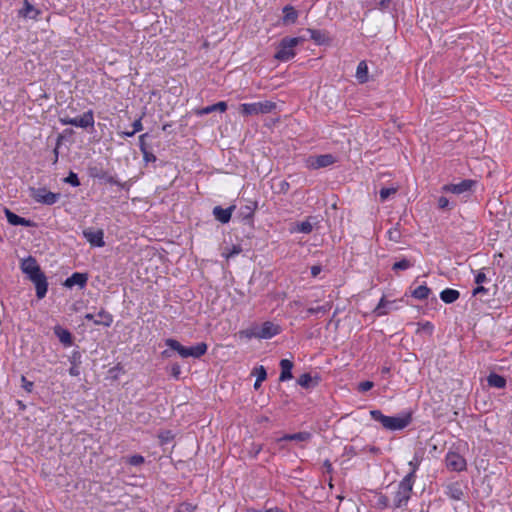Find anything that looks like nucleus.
<instances>
[{
	"label": "nucleus",
	"instance_id": "obj_22",
	"mask_svg": "<svg viewBox=\"0 0 512 512\" xmlns=\"http://www.w3.org/2000/svg\"><path fill=\"white\" fill-rule=\"evenodd\" d=\"M487 383L490 387L503 389L506 386V379L499 374L491 373L487 377Z\"/></svg>",
	"mask_w": 512,
	"mask_h": 512
},
{
	"label": "nucleus",
	"instance_id": "obj_38",
	"mask_svg": "<svg viewBox=\"0 0 512 512\" xmlns=\"http://www.w3.org/2000/svg\"><path fill=\"white\" fill-rule=\"evenodd\" d=\"M66 183L71 184L74 187H77L80 185L79 178L76 173L70 172L69 175L64 180Z\"/></svg>",
	"mask_w": 512,
	"mask_h": 512
},
{
	"label": "nucleus",
	"instance_id": "obj_19",
	"mask_svg": "<svg viewBox=\"0 0 512 512\" xmlns=\"http://www.w3.org/2000/svg\"><path fill=\"white\" fill-rule=\"evenodd\" d=\"M446 495L453 500H460L463 496L461 484L458 482L451 483L446 487Z\"/></svg>",
	"mask_w": 512,
	"mask_h": 512
},
{
	"label": "nucleus",
	"instance_id": "obj_44",
	"mask_svg": "<svg viewBox=\"0 0 512 512\" xmlns=\"http://www.w3.org/2000/svg\"><path fill=\"white\" fill-rule=\"evenodd\" d=\"M242 251L241 247L238 246V245H234L232 247V249L229 251V252H224L223 255L226 257V258H231L233 257L234 255H238L240 252Z\"/></svg>",
	"mask_w": 512,
	"mask_h": 512
},
{
	"label": "nucleus",
	"instance_id": "obj_52",
	"mask_svg": "<svg viewBox=\"0 0 512 512\" xmlns=\"http://www.w3.org/2000/svg\"><path fill=\"white\" fill-rule=\"evenodd\" d=\"M448 206H449V200H448L446 197L442 196V197H440V198L438 199V207H439L440 209H445V208H447Z\"/></svg>",
	"mask_w": 512,
	"mask_h": 512
},
{
	"label": "nucleus",
	"instance_id": "obj_59",
	"mask_svg": "<svg viewBox=\"0 0 512 512\" xmlns=\"http://www.w3.org/2000/svg\"><path fill=\"white\" fill-rule=\"evenodd\" d=\"M121 135L124 136V137H132V136L135 135V133L132 130V131L122 132Z\"/></svg>",
	"mask_w": 512,
	"mask_h": 512
},
{
	"label": "nucleus",
	"instance_id": "obj_57",
	"mask_svg": "<svg viewBox=\"0 0 512 512\" xmlns=\"http://www.w3.org/2000/svg\"><path fill=\"white\" fill-rule=\"evenodd\" d=\"M69 373L70 375L72 376H78L79 375V368L76 366V365H73L70 369H69Z\"/></svg>",
	"mask_w": 512,
	"mask_h": 512
},
{
	"label": "nucleus",
	"instance_id": "obj_16",
	"mask_svg": "<svg viewBox=\"0 0 512 512\" xmlns=\"http://www.w3.org/2000/svg\"><path fill=\"white\" fill-rule=\"evenodd\" d=\"M88 278L86 274L75 272L70 277H68L65 281V286L71 288L75 285L79 287H84Z\"/></svg>",
	"mask_w": 512,
	"mask_h": 512
},
{
	"label": "nucleus",
	"instance_id": "obj_30",
	"mask_svg": "<svg viewBox=\"0 0 512 512\" xmlns=\"http://www.w3.org/2000/svg\"><path fill=\"white\" fill-rule=\"evenodd\" d=\"M332 308V304L330 302L325 303L324 305L317 306V307H310L307 309V316L313 315V314H325Z\"/></svg>",
	"mask_w": 512,
	"mask_h": 512
},
{
	"label": "nucleus",
	"instance_id": "obj_1",
	"mask_svg": "<svg viewBox=\"0 0 512 512\" xmlns=\"http://www.w3.org/2000/svg\"><path fill=\"white\" fill-rule=\"evenodd\" d=\"M21 270L35 284L36 295L39 299H42L47 293L48 283L37 261L31 256L24 259L21 263Z\"/></svg>",
	"mask_w": 512,
	"mask_h": 512
},
{
	"label": "nucleus",
	"instance_id": "obj_10",
	"mask_svg": "<svg viewBox=\"0 0 512 512\" xmlns=\"http://www.w3.org/2000/svg\"><path fill=\"white\" fill-rule=\"evenodd\" d=\"M476 184L474 180L466 179L457 184H447L443 186V191L453 193V194H463L468 191H471L472 187Z\"/></svg>",
	"mask_w": 512,
	"mask_h": 512
},
{
	"label": "nucleus",
	"instance_id": "obj_49",
	"mask_svg": "<svg viewBox=\"0 0 512 512\" xmlns=\"http://www.w3.org/2000/svg\"><path fill=\"white\" fill-rule=\"evenodd\" d=\"M195 507L190 504H181L176 512H194Z\"/></svg>",
	"mask_w": 512,
	"mask_h": 512
},
{
	"label": "nucleus",
	"instance_id": "obj_8",
	"mask_svg": "<svg viewBox=\"0 0 512 512\" xmlns=\"http://www.w3.org/2000/svg\"><path fill=\"white\" fill-rule=\"evenodd\" d=\"M446 467L451 471L461 472L466 469L467 463L463 456L454 451H449L445 457Z\"/></svg>",
	"mask_w": 512,
	"mask_h": 512
},
{
	"label": "nucleus",
	"instance_id": "obj_7",
	"mask_svg": "<svg viewBox=\"0 0 512 512\" xmlns=\"http://www.w3.org/2000/svg\"><path fill=\"white\" fill-rule=\"evenodd\" d=\"M30 196L38 203L46 204V205H53L58 201L60 198L59 193H53L45 188H31L30 189Z\"/></svg>",
	"mask_w": 512,
	"mask_h": 512
},
{
	"label": "nucleus",
	"instance_id": "obj_41",
	"mask_svg": "<svg viewBox=\"0 0 512 512\" xmlns=\"http://www.w3.org/2000/svg\"><path fill=\"white\" fill-rule=\"evenodd\" d=\"M170 373H171V376L174 378V379H179L180 378V375H181V367L180 365L178 364H173L171 366V370H170Z\"/></svg>",
	"mask_w": 512,
	"mask_h": 512
},
{
	"label": "nucleus",
	"instance_id": "obj_21",
	"mask_svg": "<svg viewBox=\"0 0 512 512\" xmlns=\"http://www.w3.org/2000/svg\"><path fill=\"white\" fill-rule=\"evenodd\" d=\"M96 319L94 320L95 325H103L105 327H109L113 322V316L106 312L105 310L99 311L95 315Z\"/></svg>",
	"mask_w": 512,
	"mask_h": 512
},
{
	"label": "nucleus",
	"instance_id": "obj_3",
	"mask_svg": "<svg viewBox=\"0 0 512 512\" xmlns=\"http://www.w3.org/2000/svg\"><path fill=\"white\" fill-rule=\"evenodd\" d=\"M276 108V103L265 100L255 103H244L238 108V111L243 116H255L259 114H268Z\"/></svg>",
	"mask_w": 512,
	"mask_h": 512
},
{
	"label": "nucleus",
	"instance_id": "obj_26",
	"mask_svg": "<svg viewBox=\"0 0 512 512\" xmlns=\"http://www.w3.org/2000/svg\"><path fill=\"white\" fill-rule=\"evenodd\" d=\"M298 384L308 389L318 384V378L313 379L309 373H304L298 378Z\"/></svg>",
	"mask_w": 512,
	"mask_h": 512
},
{
	"label": "nucleus",
	"instance_id": "obj_54",
	"mask_svg": "<svg viewBox=\"0 0 512 512\" xmlns=\"http://www.w3.org/2000/svg\"><path fill=\"white\" fill-rule=\"evenodd\" d=\"M390 3H391V0H380L379 3L377 4V8H379L381 10H385V9L389 8Z\"/></svg>",
	"mask_w": 512,
	"mask_h": 512
},
{
	"label": "nucleus",
	"instance_id": "obj_14",
	"mask_svg": "<svg viewBox=\"0 0 512 512\" xmlns=\"http://www.w3.org/2000/svg\"><path fill=\"white\" fill-rule=\"evenodd\" d=\"M40 11L36 9L28 0L23 1V8L18 11L20 17L26 19H37Z\"/></svg>",
	"mask_w": 512,
	"mask_h": 512
},
{
	"label": "nucleus",
	"instance_id": "obj_18",
	"mask_svg": "<svg viewBox=\"0 0 512 512\" xmlns=\"http://www.w3.org/2000/svg\"><path fill=\"white\" fill-rule=\"evenodd\" d=\"M280 367H281V374L279 377L280 381H286L291 379L292 376V368H293V362L288 359H282L280 361Z\"/></svg>",
	"mask_w": 512,
	"mask_h": 512
},
{
	"label": "nucleus",
	"instance_id": "obj_37",
	"mask_svg": "<svg viewBox=\"0 0 512 512\" xmlns=\"http://www.w3.org/2000/svg\"><path fill=\"white\" fill-rule=\"evenodd\" d=\"M397 191L396 188H382L380 190V199L382 202L386 201L391 195L395 194Z\"/></svg>",
	"mask_w": 512,
	"mask_h": 512
},
{
	"label": "nucleus",
	"instance_id": "obj_60",
	"mask_svg": "<svg viewBox=\"0 0 512 512\" xmlns=\"http://www.w3.org/2000/svg\"><path fill=\"white\" fill-rule=\"evenodd\" d=\"M162 356H163L164 358H169V357H171V356H172V354H171V350H168V349H167V350H164V351L162 352Z\"/></svg>",
	"mask_w": 512,
	"mask_h": 512
},
{
	"label": "nucleus",
	"instance_id": "obj_63",
	"mask_svg": "<svg viewBox=\"0 0 512 512\" xmlns=\"http://www.w3.org/2000/svg\"><path fill=\"white\" fill-rule=\"evenodd\" d=\"M389 371H390V369H389L388 367H384V368L382 369V373H384V374L389 373Z\"/></svg>",
	"mask_w": 512,
	"mask_h": 512
},
{
	"label": "nucleus",
	"instance_id": "obj_33",
	"mask_svg": "<svg viewBox=\"0 0 512 512\" xmlns=\"http://www.w3.org/2000/svg\"><path fill=\"white\" fill-rule=\"evenodd\" d=\"M284 12V19L286 21L294 22L297 18V12L294 10L293 7L286 6L283 10Z\"/></svg>",
	"mask_w": 512,
	"mask_h": 512
},
{
	"label": "nucleus",
	"instance_id": "obj_46",
	"mask_svg": "<svg viewBox=\"0 0 512 512\" xmlns=\"http://www.w3.org/2000/svg\"><path fill=\"white\" fill-rule=\"evenodd\" d=\"M143 154V159L145 162H155L156 161V156L150 151V149L142 152Z\"/></svg>",
	"mask_w": 512,
	"mask_h": 512
},
{
	"label": "nucleus",
	"instance_id": "obj_2",
	"mask_svg": "<svg viewBox=\"0 0 512 512\" xmlns=\"http://www.w3.org/2000/svg\"><path fill=\"white\" fill-rule=\"evenodd\" d=\"M165 344L173 351H176L181 357H194L199 358L207 351V345L204 342L198 343L192 347H184L175 339L169 338L165 340Z\"/></svg>",
	"mask_w": 512,
	"mask_h": 512
},
{
	"label": "nucleus",
	"instance_id": "obj_17",
	"mask_svg": "<svg viewBox=\"0 0 512 512\" xmlns=\"http://www.w3.org/2000/svg\"><path fill=\"white\" fill-rule=\"evenodd\" d=\"M334 163V157L331 154L320 155L314 158L310 166L314 169L327 167Z\"/></svg>",
	"mask_w": 512,
	"mask_h": 512
},
{
	"label": "nucleus",
	"instance_id": "obj_34",
	"mask_svg": "<svg viewBox=\"0 0 512 512\" xmlns=\"http://www.w3.org/2000/svg\"><path fill=\"white\" fill-rule=\"evenodd\" d=\"M308 32L310 34V38L313 39L318 44H321L325 41V35L321 31L309 29Z\"/></svg>",
	"mask_w": 512,
	"mask_h": 512
},
{
	"label": "nucleus",
	"instance_id": "obj_28",
	"mask_svg": "<svg viewBox=\"0 0 512 512\" xmlns=\"http://www.w3.org/2000/svg\"><path fill=\"white\" fill-rule=\"evenodd\" d=\"M227 109V103L224 102V101H220L216 104H213V105H210V106H207L205 108H203L199 114L201 115H205V114H209V113H212L214 111H220V112H225Z\"/></svg>",
	"mask_w": 512,
	"mask_h": 512
},
{
	"label": "nucleus",
	"instance_id": "obj_35",
	"mask_svg": "<svg viewBox=\"0 0 512 512\" xmlns=\"http://www.w3.org/2000/svg\"><path fill=\"white\" fill-rule=\"evenodd\" d=\"M313 230V224L307 219L306 221L301 222L297 225V231L301 233H310Z\"/></svg>",
	"mask_w": 512,
	"mask_h": 512
},
{
	"label": "nucleus",
	"instance_id": "obj_64",
	"mask_svg": "<svg viewBox=\"0 0 512 512\" xmlns=\"http://www.w3.org/2000/svg\"><path fill=\"white\" fill-rule=\"evenodd\" d=\"M424 328H427V329H430V330H431V329H432V325H431L429 322H427V323L424 325Z\"/></svg>",
	"mask_w": 512,
	"mask_h": 512
},
{
	"label": "nucleus",
	"instance_id": "obj_39",
	"mask_svg": "<svg viewBox=\"0 0 512 512\" xmlns=\"http://www.w3.org/2000/svg\"><path fill=\"white\" fill-rule=\"evenodd\" d=\"M100 178L104 179L107 183L117 186H123L119 181L115 179V177L108 175L107 173H103Z\"/></svg>",
	"mask_w": 512,
	"mask_h": 512
},
{
	"label": "nucleus",
	"instance_id": "obj_56",
	"mask_svg": "<svg viewBox=\"0 0 512 512\" xmlns=\"http://www.w3.org/2000/svg\"><path fill=\"white\" fill-rule=\"evenodd\" d=\"M323 466H324L325 471L327 473H331L332 472L333 468H332V464H331V462L329 460H325L324 463H323Z\"/></svg>",
	"mask_w": 512,
	"mask_h": 512
},
{
	"label": "nucleus",
	"instance_id": "obj_51",
	"mask_svg": "<svg viewBox=\"0 0 512 512\" xmlns=\"http://www.w3.org/2000/svg\"><path fill=\"white\" fill-rule=\"evenodd\" d=\"M487 292H488V289H487V288H485V287H484V286H482V285H478L476 288H474V289H473L472 294H473L474 296H477V295H479V294H486Z\"/></svg>",
	"mask_w": 512,
	"mask_h": 512
},
{
	"label": "nucleus",
	"instance_id": "obj_27",
	"mask_svg": "<svg viewBox=\"0 0 512 512\" xmlns=\"http://www.w3.org/2000/svg\"><path fill=\"white\" fill-rule=\"evenodd\" d=\"M394 302L387 301L385 298H381L378 305L376 306L374 313L378 316H382L388 313V310L392 308Z\"/></svg>",
	"mask_w": 512,
	"mask_h": 512
},
{
	"label": "nucleus",
	"instance_id": "obj_50",
	"mask_svg": "<svg viewBox=\"0 0 512 512\" xmlns=\"http://www.w3.org/2000/svg\"><path fill=\"white\" fill-rule=\"evenodd\" d=\"M132 127H133V132L136 134L137 132H140L142 131L143 129V125H142V122H141V119H137L133 122L132 124Z\"/></svg>",
	"mask_w": 512,
	"mask_h": 512
},
{
	"label": "nucleus",
	"instance_id": "obj_42",
	"mask_svg": "<svg viewBox=\"0 0 512 512\" xmlns=\"http://www.w3.org/2000/svg\"><path fill=\"white\" fill-rule=\"evenodd\" d=\"M144 462V458L141 455H133L129 458L128 463L134 466L140 465Z\"/></svg>",
	"mask_w": 512,
	"mask_h": 512
},
{
	"label": "nucleus",
	"instance_id": "obj_55",
	"mask_svg": "<svg viewBox=\"0 0 512 512\" xmlns=\"http://www.w3.org/2000/svg\"><path fill=\"white\" fill-rule=\"evenodd\" d=\"M322 271L321 266L315 265L311 267V274L313 277H317Z\"/></svg>",
	"mask_w": 512,
	"mask_h": 512
},
{
	"label": "nucleus",
	"instance_id": "obj_32",
	"mask_svg": "<svg viewBox=\"0 0 512 512\" xmlns=\"http://www.w3.org/2000/svg\"><path fill=\"white\" fill-rule=\"evenodd\" d=\"M422 461V457L418 455V453H415L413 459L408 463V466L410 467V472L408 474H412V479L415 480V473L417 469L419 468Z\"/></svg>",
	"mask_w": 512,
	"mask_h": 512
},
{
	"label": "nucleus",
	"instance_id": "obj_24",
	"mask_svg": "<svg viewBox=\"0 0 512 512\" xmlns=\"http://www.w3.org/2000/svg\"><path fill=\"white\" fill-rule=\"evenodd\" d=\"M356 78L359 83L363 84L366 83L369 79L368 77V66L365 61H361L356 70Z\"/></svg>",
	"mask_w": 512,
	"mask_h": 512
},
{
	"label": "nucleus",
	"instance_id": "obj_13",
	"mask_svg": "<svg viewBox=\"0 0 512 512\" xmlns=\"http://www.w3.org/2000/svg\"><path fill=\"white\" fill-rule=\"evenodd\" d=\"M5 215H6L8 223L11 225H14V226L21 225V226H25V227L35 226V223L33 221H31L29 219H25L23 217H20V216L16 215L15 213H13L12 211H10L9 209H5Z\"/></svg>",
	"mask_w": 512,
	"mask_h": 512
},
{
	"label": "nucleus",
	"instance_id": "obj_53",
	"mask_svg": "<svg viewBox=\"0 0 512 512\" xmlns=\"http://www.w3.org/2000/svg\"><path fill=\"white\" fill-rule=\"evenodd\" d=\"M60 122L63 124V125H72L74 126V120L72 117H69V116H64V117H60Z\"/></svg>",
	"mask_w": 512,
	"mask_h": 512
},
{
	"label": "nucleus",
	"instance_id": "obj_47",
	"mask_svg": "<svg viewBox=\"0 0 512 512\" xmlns=\"http://www.w3.org/2000/svg\"><path fill=\"white\" fill-rule=\"evenodd\" d=\"M487 281V276L483 271H480L475 276V283L477 285H481L482 283Z\"/></svg>",
	"mask_w": 512,
	"mask_h": 512
},
{
	"label": "nucleus",
	"instance_id": "obj_43",
	"mask_svg": "<svg viewBox=\"0 0 512 512\" xmlns=\"http://www.w3.org/2000/svg\"><path fill=\"white\" fill-rule=\"evenodd\" d=\"M373 385L374 384L371 381H364V382L359 383L358 390L360 392H367L373 387Z\"/></svg>",
	"mask_w": 512,
	"mask_h": 512
},
{
	"label": "nucleus",
	"instance_id": "obj_45",
	"mask_svg": "<svg viewBox=\"0 0 512 512\" xmlns=\"http://www.w3.org/2000/svg\"><path fill=\"white\" fill-rule=\"evenodd\" d=\"M388 236H389L390 240H392L394 242H398V240L400 238V232L397 228H393L388 231Z\"/></svg>",
	"mask_w": 512,
	"mask_h": 512
},
{
	"label": "nucleus",
	"instance_id": "obj_31",
	"mask_svg": "<svg viewBox=\"0 0 512 512\" xmlns=\"http://www.w3.org/2000/svg\"><path fill=\"white\" fill-rule=\"evenodd\" d=\"M429 294H430V289L425 285L418 286L412 292V296L419 300L426 299L429 296Z\"/></svg>",
	"mask_w": 512,
	"mask_h": 512
},
{
	"label": "nucleus",
	"instance_id": "obj_58",
	"mask_svg": "<svg viewBox=\"0 0 512 512\" xmlns=\"http://www.w3.org/2000/svg\"><path fill=\"white\" fill-rule=\"evenodd\" d=\"M85 319H86V320H88V321H93V322H94V320L96 319V317H95V315H94V314H92V313H87V314L85 315Z\"/></svg>",
	"mask_w": 512,
	"mask_h": 512
},
{
	"label": "nucleus",
	"instance_id": "obj_4",
	"mask_svg": "<svg viewBox=\"0 0 512 512\" xmlns=\"http://www.w3.org/2000/svg\"><path fill=\"white\" fill-rule=\"evenodd\" d=\"M371 417L388 430H401L409 424L408 418L385 416L379 410H372Z\"/></svg>",
	"mask_w": 512,
	"mask_h": 512
},
{
	"label": "nucleus",
	"instance_id": "obj_36",
	"mask_svg": "<svg viewBox=\"0 0 512 512\" xmlns=\"http://www.w3.org/2000/svg\"><path fill=\"white\" fill-rule=\"evenodd\" d=\"M413 264L408 260V259H402L398 262H395L393 264V267L392 269L397 271V270H406L408 268H410Z\"/></svg>",
	"mask_w": 512,
	"mask_h": 512
},
{
	"label": "nucleus",
	"instance_id": "obj_61",
	"mask_svg": "<svg viewBox=\"0 0 512 512\" xmlns=\"http://www.w3.org/2000/svg\"><path fill=\"white\" fill-rule=\"evenodd\" d=\"M264 512H283V511L278 507H274V508L264 510Z\"/></svg>",
	"mask_w": 512,
	"mask_h": 512
},
{
	"label": "nucleus",
	"instance_id": "obj_6",
	"mask_svg": "<svg viewBox=\"0 0 512 512\" xmlns=\"http://www.w3.org/2000/svg\"><path fill=\"white\" fill-rule=\"evenodd\" d=\"M302 41L301 38H283L279 44L275 58L279 61H288L295 56L294 47Z\"/></svg>",
	"mask_w": 512,
	"mask_h": 512
},
{
	"label": "nucleus",
	"instance_id": "obj_25",
	"mask_svg": "<svg viewBox=\"0 0 512 512\" xmlns=\"http://www.w3.org/2000/svg\"><path fill=\"white\" fill-rule=\"evenodd\" d=\"M311 439V433L309 432H298V433H294V434H286L284 435L282 438H280L278 441H283V440H289V441H300V442H305V441H308Z\"/></svg>",
	"mask_w": 512,
	"mask_h": 512
},
{
	"label": "nucleus",
	"instance_id": "obj_20",
	"mask_svg": "<svg viewBox=\"0 0 512 512\" xmlns=\"http://www.w3.org/2000/svg\"><path fill=\"white\" fill-rule=\"evenodd\" d=\"M54 333L62 344L65 346L72 345V335L67 329L61 326H56L54 328Z\"/></svg>",
	"mask_w": 512,
	"mask_h": 512
},
{
	"label": "nucleus",
	"instance_id": "obj_40",
	"mask_svg": "<svg viewBox=\"0 0 512 512\" xmlns=\"http://www.w3.org/2000/svg\"><path fill=\"white\" fill-rule=\"evenodd\" d=\"M148 133L142 134L139 136V147L141 152H144L149 149V146L146 143V138L148 137Z\"/></svg>",
	"mask_w": 512,
	"mask_h": 512
},
{
	"label": "nucleus",
	"instance_id": "obj_48",
	"mask_svg": "<svg viewBox=\"0 0 512 512\" xmlns=\"http://www.w3.org/2000/svg\"><path fill=\"white\" fill-rule=\"evenodd\" d=\"M21 381H22V387L27 391V392H31L32 391V388H33V382L29 381L26 379V377L22 376L21 377Z\"/></svg>",
	"mask_w": 512,
	"mask_h": 512
},
{
	"label": "nucleus",
	"instance_id": "obj_15",
	"mask_svg": "<svg viewBox=\"0 0 512 512\" xmlns=\"http://www.w3.org/2000/svg\"><path fill=\"white\" fill-rule=\"evenodd\" d=\"M233 210L234 206L228 207L226 209H223L220 206H216L213 209V215L219 222L225 224L230 221Z\"/></svg>",
	"mask_w": 512,
	"mask_h": 512
},
{
	"label": "nucleus",
	"instance_id": "obj_5",
	"mask_svg": "<svg viewBox=\"0 0 512 512\" xmlns=\"http://www.w3.org/2000/svg\"><path fill=\"white\" fill-rule=\"evenodd\" d=\"M415 480L412 479V474H407L399 483L398 490L395 495V505L397 507L405 506L410 499L412 488Z\"/></svg>",
	"mask_w": 512,
	"mask_h": 512
},
{
	"label": "nucleus",
	"instance_id": "obj_12",
	"mask_svg": "<svg viewBox=\"0 0 512 512\" xmlns=\"http://www.w3.org/2000/svg\"><path fill=\"white\" fill-rule=\"evenodd\" d=\"M73 120L75 127H80L83 129H86L88 127H93L95 120H94V113L92 110H88L80 117H74Z\"/></svg>",
	"mask_w": 512,
	"mask_h": 512
},
{
	"label": "nucleus",
	"instance_id": "obj_23",
	"mask_svg": "<svg viewBox=\"0 0 512 512\" xmlns=\"http://www.w3.org/2000/svg\"><path fill=\"white\" fill-rule=\"evenodd\" d=\"M459 296V291L450 288L444 289L440 293L441 300L447 304L455 302L459 298Z\"/></svg>",
	"mask_w": 512,
	"mask_h": 512
},
{
	"label": "nucleus",
	"instance_id": "obj_9",
	"mask_svg": "<svg viewBox=\"0 0 512 512\" xmlns=\"http://www.w3.org/2000/svg\"><path fill=\"white\" fill-rule=\"evenodd\" d=\"M280 333V327L272 322H265L254 330L253 335L259 339H270Z\"/></svg>",
	"mask_w": 512,
	"mask_h": 512
},
{
	"label": "nucleus",
	"instance_id": "obj_29",
	"mask_svg": "<svg viewBox=\"0 0 512 512\" xmlns=\"http://www.w3.org/2000/svg\"><path fill=\"white\" fill-rule=\"evenodd\" d=\"M252 374L257 376L256 381L254 383V388L257 390L261 386L262 382L266 379L267 372L264 366H259L254 369Z\"/></svg>",
	"mask_w": 512,
	"mask_h": 512
},
{
	"label": "nucleus",
	"instance_id": "obj_11",
	"mask_svg": "<svg viewBox=\"0 0 512 512\" xmlns=\"http://www.w3.org/2000/svg\"><path fill=\"white\" fill-rule=\"evenodd\" d=\"M83 235L86 238V240L95 247H103L105 245L104 242V232L103 230L99 229L96 231L93 230H84Z\"/></svg>",
	"mask_w": 512,
	"mask_h": 512
},
{
	"label": "nucleus",
	"instance_id": "obj_62",
	"mask_svg": "<svg viewBox=\"0 0 512 512\" xmlns=\"http://www.w3.org/2000/svg\"><path fill=\"white\" fill-rule=\"evenodd\" d=\"M17 404H18V406L20 407L21 410L25 409V405L22 403V401H17Z\"/></svg>",
	"mask_w": 512,
	"mask_h": 512
}]
</instances>
